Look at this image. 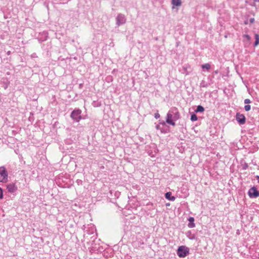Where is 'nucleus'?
Wrapping results in <instances>:
<instances>
[{"mask_svg": "<svg viewBox=\"0 0 259 259\" xmlns=\"http://www.w3.org/2000/svg\"><path fill=\"white\" fill-rule=\"evenodd\" d=\"M251 103V101L249 99H246L244 100V103L246 104H248Z\"/></svg>", "mask_w": 259, "mask_h": 259, "instance_id": "aec40b11", "label": "nucleus"}, {"mask_svg": "<svg viewBox=\"0 0 259 259\" xmlns=\"http://www.w3.org/2000/svg\"><path fill=\"white\" fill-rule=\"evenodd\" d=\"M201 67L203 69L205 68L208 70L210 68V65L209 63H206L202 65Z\"/></svg>", "mask_w": 259, "mask_h": 259, "instance_id": "dca6fc26", "label": "nucleus"}, {"mask_svg": "<svg viewBox=\"0 0 259 259\" xmlns=\"http://www.w3.org/2000/svg\"><path fill=\"white\" fill-rule=\"evenodd\" d=\"M194 218L193 217H190L188 219L189 223L188 224V227L190 228H193L195 227V224L194 223Z\"/></svg>", "mask_w": 259, "mask_h": 259, "instance_id": "9d476101", "label": "nucleus"}, {"mask_svg": "<svg viewBox=\"0 0 259 259\" xmlns=\"http://www.w3.org/2000/svg\"><path fill=\"white\" fill-rule=\"evenodd\" d=\"M249 22L250 23H254V19L253 18H251L250 19H249Z\"/></svg>", "mask_w": 259, "mask_h": 259, "instance_id": "393cba45", "label": "nucleus"}, {"mask_svg": "<svg viewBox=\"0 0 259 259\" xmlns=\"http://www.w3.org/2000/svg\"><path fill=\"white\" fill-rule=\"evenodd\" d=\"M159 123L161 124L163 126H164L165 125V122L164 121H162L159 122Z\"/></svg>", "mask_w": 259, "mask_h": 259, "instance_id": "a878e982", "label": "nucleus"}, {"mask_svg": "<svg viewBox=\"0 0 259 259\" xmlns=\"http://www.w3.org/2000/svg\"><path fill=\"white\" fill-rule=\"evenodd\" d=\"M256 179L257 180L258 183H259V176H256Z\"/></svg>", "mask_w": 259, "mask_h": 259, "instance_id": "c85d7f7f", "label": "nucleus"}, {"mask_svg": "<svg viewBox=\"0 0 259 259\" xmlns=\"http://www.w3.org/2000/svg\"><path fill=\"white\" fill-rule=\"evenodd\" d=\"M81 111L80 109H75L71 112L70 116L73 119L78 122L81 118Z\"/></svg>", "mask_w": 259, "mask_h": 259, "instance_id": "20e7f679", "label": "nucleus"}, {"mask_svg": "<svg viewBox=\"0 0 259 259\" xmlns=\"http://www.w3.org/2000/svg\"><path fill=\"white\" fill-rule=\"evenodd\" d=\"M236 120L240 125H242L246 122V117L243 114L237 112L236 114Z\"/></svg>", "mask_w": 259, "mask_h": 259, "instance_id": "423d86ee", "label": "nucleus"}, {"mask_svg": "<svg viewBox=\"0 0 259 259\" xmlns=\"http://www.w3.org/2000/svg\"><path fill=\"white\" fill-rule=\"evenodd\" d=\"M190 119L191 121H195L197 120V117L195 114L193 113L191 115Z\"/></svg>", "mask_w": 259, "mask_h": 259, "instance_id": "f3484780", "label": "nucleus"}, {"mask_svg": "<svg viewBox=\"0 0 259 259\" xmlns=\"http://www.w3.org/2000/svg\"><path fill=\"white\" fill-rule=\"evenodd\" d=\"M247 167V165H245V167H243V169H245Z\"/></svg>", "mask_w": 259, "mask_h": 259, "instance_id": "7c9ffc66", "label": "nucleus"}, {"mask_svg": "<svg viewBox=\"0 0 259 259\" xmlns=\"http://www.w3.org/2000/svg\"><path fill=\"white\" fill-rule=\"evenodd\" d=\"M31 57L32 58H37V56L36 55V54L34 53L32 54H31Z\"/></svg>", "mask_w": 259, "mask_h": 259, "instance_id": "b1692460", "label": "nucleus"}, {"mask_svg": "<svg viewBox=\"0 0 259 259\" xmlns=\"http://www.w3.org/2000/svg\"><path fill=\"white\" fill-rule=\"evenodd\" d=\"M251 106L249 105H246L244 106V110L246 111H248L250 110Z\"/></svg>", "mask_w": 259, "mask_h": 259, "instance_id": "a211bd4d", "label": "nucleus"}, {"mask_svg": "<svg viewBox=\"0 0 259 259\" xmlns=\"http://www.w3.org/2000/svg\"><path fill=\"white\" fill-rule=\"evenodd\" d=\"M161 132L162 133H166V129L165 128V126H162L161 128V130H160Z\"/></svg>", "mask_w": 259, "mask_h": 259, "instance_id": "412c9836", "label": "nucleus"}, {"mask_svg": "<svg viewBox=\"0 0 259 259\" xmlns=\"http://www.w3.org/2000/svg\"><path fill=\"white\" fill-rule=\"evenodd\" d=\"M244 23H245V24H247V21H245Z\"/></svg>", "mask_w": 259, "mask_h": 259, "instance_id": "2f4dec72", "label": "nucleus"}, {"mask_svg": "<svg viewBox=\"0 0 259 259\" xmlns=\"http://www.w3.org/2000/svg\"><path fill=\"white\" fill-rule=\"evenodd\" d=\"M171 112H172V113L173 114V120H177L180 118V115L177 108H171Z\"/></svg>", "mask_w": 259, "mask_h": 259, "instance_id": "6e6552de", "label": "nucleus"}, {"mask_svg": "<svg viewBox=\"0 0 259 259\" xmlns=\"http://www.w3.org/2000/svg\"><path fill=\"white\" fill-rule=\"evenodd\" d=\"M254 1L255 2L257 1V2H259V0H254Z\"/></svg>", "mask_w": 259, "mask_h": 259, "instance_id": "473e14b6", "label": "nucleus"}, {"mask_svg": "<svg viewBox=\"0 0 259 259\" xmlns=\"http://www.w3.org/2000/svg\"><path fill=\"white\" fill-rule=\"evenodd\" d=\"M183 70H184V71H183L182 73H185L186 72V68L185 67H183Z\"/></svg>", "mask_w": 259, "mask_h": 259, "instance_id": "cd10ccee", "label": "nucleus"}, {"mask_svg": "<svg viewBox=\"0 0 259 259\" xmlns=\"http://www.w3.org/2000/svg\"><path fill=\"white\" fill-rule=\"evenodd\" d=\"M8 179V172L4 166L0 167V182H4Z\"/></svg>", "mask_w": 259, "mask_h": 259, "instance_id": "7ed1b4c3", "label": "nucleus"}, {"mask_svg": "<svg viewBox=\"0 0 259 259\" xmlns=\"http://www.w3.org/2000/svg\"><path fill=\"white\" fill-rule=\"evenodd\" d=\"M248 194L250 198H257L259 196V191L255 187H252L248 190Z\"/></svg>", "mask_w": 259, "mask_h": 259, "instance_id": "39448f33", "label": "nucleus"}, {"mask_svg": "<svg viewBox=\"0 0 259 259\" xmlns=\"http://www.w3.org/2000/svg\"><path fill=\"white\" fill-rule=\"evenodd\" d=\"M3 190L1 188H0V199L3 198Z\"/></svg>", "mask_w": 259, "mask_h": 259, "instance_id": "4be33fe9", "label": "nucleus"}, {"mask_svg": "<svg viewBox=\"0 0 259 259\" xmlns=\"http://www.w3.org/2000/svg\"><path fill=\"white\" fill-rule=\"evenodd\" d=\"M173 114L171 112V109L169 110L166 115V122L175 126L176 123L173 121Z\"/></svg>", "mask_w": 259, "mask_h": 259, "instance_id": "0eeeda50", "label": "nucleus"}, {"mask_svg": "<svg viewBox=\"0 0 259 259\" xmlns=\"http://www.w3.org/2000/svg\"><path fill=\"white\" fill-rule=\"evenodd\" d=\"M165 197L167 199L172 201H175L176 199V197L175 196H172L171 193L170 192L166 193L165 194Z\"/></svg>", "mask_w": 259, "mask_h": 259, "instance_id": "9b49d317", "label": "nucleus"}, {"mask_svg": "<svg viewBox=\"0 0 259 259\" xmlns=\"http://www.w3.org/2000/svg\"><path fill=\"white\" fill-rule=\"evenodd\" d=\"M171 4L174 6L180 7L182 5L181 0H171Z\"/></svg>", "mask_w": 259, "mask_h": 259, "instance_id": "f8f14e48", "label": "nucleus"}, {"mask_svg": "<svg viewBox=\"0 0 259 259\" xmlns=\"http://www.w3.org/2000/svg\"><path fill=\"white\" fill-rule=\"evenodd\" d=\"M204 111V108L203 106L201 105H198L196 109L195 110V112H203Z\"/></svg>", "mask_w": 259, "mask_h": 259, "instance_id": "ddd939ff", "label": "nucleus"}, {"mask_svg": "<svg viewBox=\"0 0 259 259\" xmlns=\"http://www.w3.org/2000/svg\"><path fill=\"white\" fill-rule=\"evenodd\" d=\"M254 37L255 40L254 46L256 47L259 44V35L257 33L255 34Z\"/></svg>", "mask_w": 259, "mask_h": 259, "instance_id": "4468645a", "label": "nucleus"}, {"mask_svg": "<svg viewBox=\"0 0 259 259\" xmlns=\"http://www.w3.org/2000/svg\"><path fill=\"white\" fill-rule=\"evenodd\" d=\"M115 19L116 25L117 26H119L120 25L124 24L126 21V18L125 15L121 13L118 14Z\"/></svg>", "mask_w": 259, "mask_h": 259, "instance_id": "f03ea898", "label": "nucleus"}, {"mask_svg": "<svg viewBox=\"0 0 259 259\" xmlns=\"http://www.w3.org/2000/svg\"><path fill=\"white\" fill-rule=\"evenodd\" d=\"M154 117L155 118L158 119L160 117V115L158 113H155Z\"/></svg>", "mask_w": 259, "mask_h": 259, "instance_id": "5701e85b", "label": "nucleus"}, {"mask_svg": "<svg viewBox=\"0 0 259 259\" xmlns=\"http://www.w3.org/2000/svg\"><path fill=\"white\" fill-rule=\"evenodd\" d=\"M7 190L10 193H14L17 190V187L16 186L15 184H10L7 185Z\"/></svg>", "mask_w": 259, "mask_h": 259, "instance_id": "1a4fd4ad", "label": "nucleus"}, {"mask_svg": "<svg viewBox=\"0 0 259 259\" xmlns=\"http://www.w3.org/2000/svg\"><path fill=\"white\" fill-rule=\"evenodd\" d=\"M189 253V249L186 246H180L177 249V255L180 257H185Z\"/></svg>", "mask_w": 259, "mask_h": 259, "instance_id": "f257e3e1", "label": "nucleus"}, {"mask_svg": "<svg viewBox=\"0 0 259 259\" xmlns=\"http://www.w3.org/2000/svg\"><path fill=\"white\" fill-rule=\"evenodd\" d=\"M243 37L245 38L248 41H249L251 39L250 36L248 34H244Z\"/></svg>", "mask_w": 259, "mask_h": 259, "instance_id": "6ab92c4d", "label": "nucleus"}, {"mask_svg": "<svg viewBox=\"0 0 259 259\" xmlns=\"http://www.w3.org/2000/svg\"><path fill=\"white\" fill-rule=\"evenodd\" d=\"M214 73L215 74H218V70H216L214 71Z\"/></svg>", "mask_w": 259, "mask_h": 259, "instance_id": "c756f323", "label": "nucleus"}, {"mask_svg": "<svg viewBox=\"0 0 259 259\" xmlns=\"http://www.w3.org/2000/svg\"><path fill=\"white\" fill-rule=\"evenodd\" d=\"M155 127H156V128L157 130H161V127H160V125H158V124L156 125V126H155Z\"/></svg>", "mask_w": 259, "mask_h": 259, "instance_id": "bb28decb", "label": "nucleus"}, {"mask_svg": "<svg viewBox=\"0 0 259 259\" xmlns=\"http://www.w3.org/2000/svg\"><path fill=\"white\" fill-rule=\"evenodd\" d=\"M187 236L191 240H193L195 238L194 234H192L191 231H188L187 233Z\"/></svg>", "mask_w": 259, "mask_h": 259, "instance_id": "2eb2a0df", "label": "nucleus"}]
</instances>
